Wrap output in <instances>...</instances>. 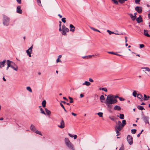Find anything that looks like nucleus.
I'll use <instances>...</instances> for the list:
<instances>
[{"label": "nucleus", "instance_id": "1", "mask_svg": "<svg viewBox=\"0 0 150 150\" xmlns=\"http://www.w3.org/2000/svg\"><path fill=\"white\" fill-rule=\"evenodd\" d=\"M117 99H115L113 97V95H108L106 98L105 103L106 105L115 104L117 102Z\"/></svg>", "mask_w": 150, "mask_h": 150}, {"label": "nucleus", "instance_id": "2", "mask_svg": "<svg viewBox=\"0 0 150 150\" xmlns=\"http://www.w3.org/2000/svg\"><path fill=\"white\" fill-rule=\"evenodd\" d=\"M64 140L66 145L69 149L71 150H75L74 145L70 141L68 138H65Z\"/></svg>", "mask_w": 150, "mask_h": 150}, {"label": "nucleus", "instance_id": "3", "mask_svg": "<svg viewBox=\"0 0 150 150\" xmlns=\"http://www.w3.org/2000/svg\"><path fill=\"white\" fill-rule=\"evenodd\" d=\"M118 126H116L115 128V130L117 134V136L119 135L120 134V131L121 130V129L124 127L123 126H122V125L121 122L120 121H119L118 122Z\"/></svg>", "mask_w": 150, "mask_h": 150}, {"label": "nucleus", "instance_id": "4", "mask_svg": "<svg viewBox=\"0 0 150 150\" xmlns=\"http://www.w3.org/2000/svg\"><path fill=\"white\" fill-rule=\"evenodd\" d=\"M30 129L31 130L35 132L36 134L42 136V134L41 132L37 130V129L35 128V126L33 125L32 124L31 125L30 127Z\"/></svg>", "mask_w": 150, "mask_h": 150}, {"label": "nucleus", "instance_id": "5", "mask_svg": "<svg viewBox=\"0 0 150 150\" xmlns=\"http://www.w3.org/2000/svg\"><path fill=\"white\" fill-rule=\"evenodd\" d=\"M3 24L6 26H8L9 23V19L6 16L3 17Z\"/></svg>", "mask_w": 150, "mask_h": 150}, {"label": "nucleus", "instance_id": "6", "mask_svg": "<svg viewBox=\"0 0 150 150\" xmlns=\"http://www.w3.org/2000/svg\"><path fill=\"white\" fill-rule=\"evenodd\" d=\"M62 35H66V32H68L69 31V29L66 27L64 25H63L62 26Z\"/></svg>", "mask_w": 150, "mask_h": 150}, {"label": "nucleus", "instance_id": "7", "mask_svg": "<svg viewBox=\"0 0 150 150\" xmlns=\"http://www.w3.org/2000/svg\"><path fill=\"white\" fill-rule=\"evenodd\" d=\"M127 140L130 145H131L133 144V138L132 136L128 135L127 137Z\"/></svg>", "mask_w": 150, "mask_h": 150}, {"label": "nucleus", "instance_id": "8", "mask_svg": "<svg viewBox=\"0 0 150 150\" xmlns=\"http://www.w3.org/2000/svg\"><path fill=\"white\" fill-rule=\"evenodd\" d=\"M6 64L8 67H13V64L15 65V64L13 62L10 61L9 60H8L6 61Z\"/></svg>", "mask_w": 150, "mask_h": 150}, {"label": "nucleus", "instance_id": "9", "mask_svg": "<svg viewBox=\"0 0 150 150\" xmlns=\"http://www.w3.org/2000/svg\"><path fill=\"white\" fill-rule=\"evenodd\" d=\"M60 125H58V126L61 129H63L65 127L64 122V120H62L60 122Z\"/></svg>", "mask_w": 150, "mask_h": 150}, {"label": "nucleus", "instance_id": "10", "mask_svg": "<svg viewBox=\"0 0 150 150\" xmlns=\"http://www.w3.org/2000/svg\"><path fill=\"white\" fill-rule=\"evenodd\" d=\"M135 9L139 13H140L142 12V7L140 6H136Z\"/></svg>", "mask_w": 150, "mask_h": 150}, {"label": "nucleus", "instance_id": "11", "mask_svg": "<svg viewBox=\"0 0 150 150\" xmlns=\"http://www.w3.org/2000/svg\"><path fill=\"white\" fill-rule=\"evenodd\" d=\"M149 117L147 116H144L143 118V120L145 123H149Z\"/></svg>", "mask_w": 150, "mask_h": 150}, {"label": "nucleus", "instance_id": "12", "mask_svg": "<svg viewBox=\"0 0 150 150\" xmlns=\"http://www.w3.org/2000/svg\"><path fill=\"white\" fill-rule=\"evenodd\" d=\"M16 12L17 13L20 14H22V11L21 9V7L20 6H18L17 7Z\"/></svg>", "mask_w": 150, "mask_h": 150}, {"label": "nucleus", "instance_id": "13", "mask_svg": "<svg viewBox=\"0 0 150 150\" xmlns=\"http://www.w3.org/2000/svg\"><path fill=\"white\" fill-rule=\"evenodd\" d=\"M6 61L5 60H4L3 61L0 62V67L1 68L3 67L4 66V64L6 63Z\"/></svg>", "mask_w": 150, "mask_h": 150}, {"label": "nucleus", "instance_id": "14", "mask_svg": "<svg viewBox=\"0 0 150 150\" xmlns=\"http://www.w3.org/2000/svg\"><path fill=\"white\" fill-rule=\"evenodd\" d=\"M148 31L147 30H144V35L148 37H150V35L148 33Z\"/></svg>", "mask_w": 150, "mask_h": 150}, {"label": "nucleus", "instance_id": "15", "mask_svg": "<svg viewBox=\"0 0 150 150\" xmlns=\"http://www.w3.org/2000/svg\"><path fill=\"white\" fill-rule=\"evenodd\" d=\"M140 17L141 16H139V17H138L136 18V21L138 23H140L142 21V19Z\"/></svg>", "mask_w": 150, "mask_h": 150}, {"label": "nucleus", "instance_id": "16", "mask_svg": "<svg viewBox=\"0 0 150 150\" xmlns=\"http://www.w3.org/2000/svg\"><path fill=\"white\" fill-rule=\"evenodd\" d=\"M70 31L72 32H74L75 30V27L72 25H70Z\"/></svg>", "mask_w": 150, "mask_h": 150}, {"label": "nucleus", "instance_id": "17", "mask_svg": "<svg viewBox=\"0 0 150 150\" xmlns=\"http://www.w3.org/2000/svg\"><path fill=\"white\" fill-rule=\"evenodd\" d=\"M137 97V98L140 99L141 101H143L142 96L141 94L138 93Z\"/></svg>", "mask_w": 150, "mask_h": 150}, {"label": "nucleus", "instance_id": "18", "mask_svg": "<svg viewBox=\"0 0 150 150\" xmlns=\"http://www.w3.org/2000/svg\"><path fill=\"white\" fill-rule=\"evenodd\" d=\"M114 109L115 110H121V108L120 106L116 105L114 107Z\"/></svg>", "mask_w": 150, "mask_h": 150}, {"label": "nucleus", "instance_id": "19", "mask_svg": "<svg viewBox=\"0 0 150 150\" xmlns=\"http://www.w3.org/2000/svg\"><path fill=\"white\" fill-rule=\"evenodd\" d=\"M100 102L101 103H103V101L105 100V98L104 96L102 95L100 96Z\"/></svg>", "mask_w": 150, "mask_h": 150}, {"label": "nucleus", "instance_id": "20", "mask_svg": "<svg viewBox=\"0 0 150 150\" xmlns=\"http://www.w3.org/2000/svg\"><path fill=\"white\" fill-rule=\"evenodd\" d=\"M150 98V96H147L146 95H144V100H148Z\"/></svg>", "mask_w": 150, "mask_h": 150}, {"label": "nucleus", "instance_id": "21", "mask_svg": "<svg viewBox=\"0 0 150 150\" xmlns=\"http://www.w3.org/2000/svg\"><path fill=\"white\" fill-rule=\"evenodd\" d=\"M141 69H144L146 70V71L148 72H150V69L148 67H142Z\"/></svg>", "mask_w": 150, "mask_h": 150}, {"label": "nucleus", "instance_id": "22", "mask_svg": "<svg viewBox=\"0 0 150 150\" xmlns=\"http://www.w3.org/2000/svg\"><path fill=\"white\" fill-rule=\"evenodd\" d=\"M131 18H132V21H134L136 18V17L132 15V14H129Z\"/></svg>", "mask_w": 150, "mask_h": 150}, {"label": "nucleus", "instance_id": "23", "mask_svg": "<svg viewBox=\"0 0 150 150\" xmlns=\"http://www.w3.org/2000/svg\"><path fill=\"white\" fill-rule=\"evenodd\" d=\"M45 111L46 112V114L47 115H49L51 114V112L50 111L48 110L46 108H45Z\"/></svg>", "mask_w": 150, "mask_h": 150}, {"label": "nucleus", "instance_id": "24", "mask_svg": "<svg viewBox=\"0 0 150 150\" xmlns=\"http://www.w3.org/2000/svg\"><path fill=\"white\" fill-rule=\"evenodd\" d=\"M83 85H86L87 86H89L91 85V83L88 81H85V83L83 84Z\"/></svg>", "mask_w": 150, "mask_h": 150}, {"label": "nucleus", "instance_id": "25", "mask_svg": "<svg viewBox=\"0 0 150 150\" xmlns=\"http://www.w3.org/2000/svg\"><path fill=\"white\" fill-rule=\"evenodd\" d=\"M31 52H30V51L28 49L26 50V53L29 57H31Z\"/></svg>", "mask_w": 150, "mask_h": 150}, {"label": "nucleus", "instance_id": "26", "mask_svg": "<svg viewBox=\"0 0 150 150\" xmlns=\"http://www.w3.org/2000/svg\"><path fill=\"white\" fill-rule=\"evenodd\" d=\"M46 103V101L45 100H44L42 101V105L43 107L45 108V107Z\"/></svg>", "mask_w": 150, "mask_h": 150}, {"label": "nucleus", "instance_id": "27", "mask_svg": "<svg viewBox=\"0 0 150 150\" xmlns=\"http://www.w3.org/2000/svg\"><path fill=\"white\" fill-rule=\"evenodd\" d=\"M137 108L140 110H145L143 106L140 105L138 106Z\"/></svg>", "mask_w": 150, "mask_h": 150}, {"label": "nucleus", "instance_id": "28", "mask_svg": "<svg viewBox=\"0 0 150 150\" xmlns=\"http://www.w3.org/2000/svg\"><path fill=\"white\" fill-rule=\"evenodd\" d=\"M122 124L123 125V126L122 125V126L124 127L126 124V120H123L122 121Z\"/></svg>", "mask_w": 150, "mask_h": 150}, {"label": "nucleus", "instance_id": "29", "mask_svg": "<svg viewBox=\"0 0 150 150\" xmlns=\"http://www.w3.org/2000/svg\"><path fill=\"white\" fill-rule=\"evenodd\" d=\"M119 117L121 119H123L124 118V115L123 114H120Z\"/></svg>", "mask_w": 150, "mask_h": 150}, {"label": "nucleus", "instance_id": "30", "mask_svg": "<svg viewBox=\"0 0 150 150\" xmlns=\"http://www.w3.org/2000/svg\"><path fill=\"white\" fill-rule=\"evenodd\" d=\"M97 114L100 117H102L103 116V113L102 112H98Z\"/></svg>", "mask_w": 150, "mask_h": 150}, {"label": "nucleus", "instance_id": "31", "mask_svg": "<svg viewBox=\"0 0 150 150\" xmlns=\"http://www.w3.org/2000/svg\"><path fill=\"white\" fill-rule=\"evenodd\" d=\"M26 89L27 90L29 91L31 93L32 92V90L30 87H29V86L27 87H26Z\"/></svg>", "mask_w": 150, "mask_h": 150}, {"label": "nucleus", "instance_id": "32", "mask_svg": "<svg viewBox=\"0 0 150 150\" xmlns=\"http://www.w3.org/2000/svg\"><path fill=\"white\" fill-rule=\"evenodd\" d=\"M100 89L103 91H104L105 92L107 91V89L106 88H100Z\"/></svg>", "mask_w": 150, "mask_h": 150}, {"label": "nucleus", "instance_id": "33", "mask_svg": "<svg viewBox=\"0 0 150 150\" xmlns=\"http://www.w3.org/2000/svg\"><path fill=\"white\" fill-rule=\"evenodd\" d=\"M127 0H119L118 1L120 3L122 4L125 2V1H127Z\"/></svg>", "mask_w": 150, "mask_h": 150}, {"label": "nucleus", "instance_id": "34", "mask_svg": "<svg viewBox=\"0 0 150 150\" xmlns=\"http://www.w3.org/2000/svg\"><path fill=\"white\" fill-rule=\"evenodd\" d=\"M68 98L70 100L69 101L70 103H73V98L69 96V97Z\"/></svg>", "mask_w": 150, "mask_h": 150}, {"label": "nucleus", "instance_id": "35", "mask_svg": "<svg viewBox=\"0 0 150 150\" xmlns=\"http://www.w3.org/2000/svg\"><path fill=\"white\" fill-rule=\"evenodd\" d=\"M137 130L136 129H132L131 130V132L133 134H134L136 133Z\"/></svg>", "mask_w": 150, "mask_h": 150}, {"label": "nucleus", "instance_id": "36", "mask_svg": "<svg viewBox=\"0 0 150 150\" xmlns=\"http://www.w3.org/2000/svg\"><path fill=\"white\" fill-rule=\"evenodd\" d=\"M37 2L38 5L39 6H42L40 0H37Z\"/></svg>", "mask_w": 150, "mask_h": 150}, {"label": "nucleus", "instance_id": "37", "mask_svg": "<svg viewBox=\"0 0 150 150\" xmlns=\"http://www.w3.org/2000/svg\"><path fill=\"white\" fill-rule=\"evenodd\" d=\"M137 93L136 91H134L133 93V95L135 97H136L137 95Z\"/></svg>", "mask_w": 150, "mask_h": 150}, {"label": "nucleus", "instance_id": "38", "mask_svg": "<svg viewBox=\"0 0 150 150\" xmlns=\"http://www.w3.org/2000/svg\"><path fill=\"white\" fill-rule=\"evenodd\" d=\"M40 110L41 111V113L43 114L46 115V114L43 110V109L42 108L40 109Z\"/></svg>", "mask_w": 150, "mask_h": 150}, {"label": "nucleus", "instance_id": "39", "mask_svg": "<svg viewBox=\"0 0 150 150\" xmlns=\"http://www.w3.org/2000/svg\"><path fill=\"white\" fill-rule=\"evenodd\" d=\"M109 117L112 120L114 121L115 120L114 117L113 116H109Z\"/></svg>", "mask_w": 150, "mask_h": 150}, {"label": "nucleus", "instance_id": "40", "mask_svg": "<svg viewBox=\"0 0 150 150\" xmlns=\"http://www.w3.org/2000/svg\"><path fill=\"white\" fill-rule=\"evenodd\" d=\"M62 21L63 22L65 23L66 22V18H63L62 19Z\"/></svg>", "mask_w": 150, "mask_h": 150}, {"label": "nucleus", "instance_id": "41", "mask_svg": "<svg viewBox=\"0 0 150 150\" xmlns=\"http://www.w3.org/2000/svg\"><path fill=\"white\" fill-rule=\"evenodd\" d=\"M94 56V55H88V56H86V57H83V58H88V57L90 58V57H91L92 56Z\"/></svg>", "mask_w": 150, "mask_h": 150}, {"label": "nucleus", "instance_id": "42", "mask_svg": "<svg viewBox=\"0 0 150 150\" xmlns=\"http://www.w3.org/2000/svg\"><path fill=\"white\" fill-rule=\"evenodd\" d=\"M119 150H124V147L123 145L120 148Z\"/></svg>", "mask_w": 150, "mask_h": 150}, {"label": "nucleus", "instance_id": "43", "mask_svg": "<svg viewBox=\"0 0 150 150\" xmlns=\"http://www.w3.org/2000/svg\"><path fill=\"white\" fill-rule=\"evenodd\" d=\"M112 1L114 2V4H118V1L116 0H112Z\"/></svg>", "mask_w": 150, "mask_h": 150}, {"label": "nucleus", "instance_id": "44", "mask_svg": "<svg viewBox=\"0 0 150 150\" xmlns=\"http://www.w3.org/2000/svg\"><path fill=\"white\" fill-rule=\"evenodd\" d=\"M12 68L14 70L17 71L18 70V68L17 67H16V68H15L13 66V67H12Z\"/></svg>", "mask_w": 150, "mask_h": 150}, {"label": "nucleus", "instance_id": "45", "mask_svg": "<svg viewBox=\"0 0 150 150\" xmlns=\"http://www.w3.org/2000/svg\"><path fill=\"white\" fill-rule=\"evenodd\" d=\"M140 0H135V2L137 4H139Z\"/></svg>", "mask_w": 150, "mask_h": 150}, {"label": "nucleus", "instance_id": "46", "mask_svg": "<svg viewBox=\"0 0 150 150\" xmlns=\"http://www.w3.org/2000/svg\"><path fill=\"white\" fill-rule=\"evenodd\" d=\"M107 31L110 34H113L114 33L113 32H112L111 31H110L109 30H107Z\"/></svg>", "mask_w": 150, "mask_h": 150}, {"label": "nucleus", "instance_id": "47", "mask_svg": "<svg viewBox=\"0 0 150 150\" xmlns=\"http://www.w3.org/2000/svg\"><path fill=\"white\" fill-rule=\"evenodd\" d=\"M90 28L92 30H93V31H96V29L95 28H93L92 27H90Z\"/></svg>", "mask_w": 150, "mask_h": 150}, {"label": "nucleus", "instance_id": "48", "mask_svg": "<svg viewBox=\"0 0 150 150\" xmlns=\"http://www.w3.org/2000/svg\"><path fill=\"white\" fill-rule=\"evenodd\" d=\"M144 45L142 44L140 45V48H142L143 47H144Z\"/></svg>", "mask_w": 150, "mask_h": 150}, {"label": "nucleus", "instance_id": "49", "mask_svg": "<svg viewBox=\"0 0 150 150\" xmlns=\"http://www.w3.org/2000/svg\"><path fill=\"white\" fill-rule=\"evenodd\" d=\"M119 99L121 101H124L125 100L122 97H119Z\"/></svg>", "mask_w": 150, "mask_h": 150}, {"label": "nucleus", "instance_id": "50", "mask_svg": "<svg viewBox=\"0 0 150 150\" xmlns=\"http://www.w3.org/2000/svg\"><path fill=\"white\" fill-rule=\"evenodd\" d=\"M113 97L114 98H115V99H117L116 98H118L119 97L117 96H114L113 95Z\"/></svg>", "mask_w": 150, "mask_h": 150}, {"label": "nucleus", "instance_id": "51", "mask_svg": "<svg viewBox=\"0 0 150 150\" xmlns=\"http://www.w3.org/2000/svg\"><path fill=\"white\" fill-rule=\"evenodd\" d=\"M56 62L57 63H58V62H61V61L59 59L57 58V59Z\"/></svg>", "mask_w": 150, "mask_h": 150}, {"label": "nucleus", "instance_id": "52", "mask_svg": "<svg viewBox=\"0 0 150 150\" xmlns=\"http://www.w3.org/2000/svg\"><path fill=\"white\" fill-rule=\"evenodd\" d=\"M17 1L19 4H21V0H16Z\"/></svg>", "mask_w": 150, "mask_h": 150}, {"label": "nucleus", "instance_id": "53", "mask_svg": "<svg viewBox=\"0 0 150 150\" xmlns=\"http://www.w3.org/2000/svg\"><path fill=\"white\" fill-rule=\"evenodd\" d=\"M33 48V46H31L28 50H29L30 52H32V49Z\"/></svg>", "mask_w": 150, "mask_h": 150}, {"label": "nucleus", "instance_id": "54", "mask_svg": "<svg viewBox=\"0 0 150 150\" xmlns=\"http://www.w3.org/2000/svg\"><path fill=\"white\" fill-rule=\"evenodd\" d=\"M89 81L91 82H93V79H92L91 78H89Z\"/></svg>", "mask_w": 150, "mask_h": 150}, {"label": "nucleus", "instance_id": "55", "mask_svg": "<svg viewBox=\"0 0 150 150\" xmlns=\"http://www.w3.org/2000/svg\"><path fill=\"white\" fill-rule=\"evenodd\" d=\"M68 135H69V136L70 137H72V138L73 137V136H73L72 134H70V133H69V134H68Z\"/></svg>", "mask_w": 150, "mask_h": 150}, {"label": "nucleus", "instance_id": "56", "mask_svg": "<svg viewBox=\"0 0 150 150\" xmlns=\"http://www.w3.org/2000/svg\"><path fill=\"white\" fill-rule=\"evenodd\" d=\"M71 114H72V115L74 116H76L77 115V114H76L74 112H72Z\"/></svg>", "mask_w": 150, "mask_h": 150}, {"label": "nucleus", "instance_id": "57", "mask_svg": "<svg viewBox=\"0 0 150 150\" xmlns=\"http://www.w3.org/2000/svg\"><path fill=\"white\" fill-rule=\"evenodd\" d=\"M84 96V95L83 94H80V97L81 98H82Z\"/></svg>", "mask_w": 150, "mask_h": 150}, {"label": "nucleus", "instance_id": "58", "mask_svg": "<svg viewBox=\"0 0 150 150\" xmlns=\"http://www.w3.org/2000/svg\"><path fill=\"white\" fill-rule=\"evenodd\" d=\"M60 105L63 108V109L64 108H65L64 106L63 105L62 103H60Z\"/></svg>", "mask_w": 150, "mask_h": 150}, {"label": "nucleus", "instance_id": "59", "mask_svg": "<svg viewBox=\"0 0 150 150\" xmlns=\"http://www.w3.org/2000/svg\"><path fill=\"white\" fill-rule=\"evenodd\" d=\"M77 137V136L76 135H74L73 136V137L74 138V139H76Z\"/></svg>", "mask_w": 150, "mask_h": 150}, {"label": "nucleus", "instance_id": "60", "mask_svg": "<svg viewBox=\"0 0 150 150\" xmlns=\"http://www.w3.org/2000/svg\"><path fill=\"white\" fill-rule=\"evenodd\" d=\"M107 106H108V107L109 108H111V105H110V104H107V105H106Z\"/></svg>", "mask_w": 150, "mask_h": 150}, {"label": "nucleus", "instance_id": "61", "mask_svg": "<svg viewBox=\"0 0 150 150\" xmlns=\"http://www.w3.org/2000/svg\"><path fill=\"white\" fill-rule=\"evenodd\" d=\"M108 52L109 54H114V52Z\"/></svg>", "mask_w": 150, "mask_h": 150}, {"label": "nucleus", "instance_id": "62", "mask_svg": "<svg viewBox=\"0 0 150 150\" xmlns=\"http://www.w3.org/2000/svg\"><path fill=\"white\" fill-rule=\"evenodd\" d=\"M125 42L126 43H127V37H125Z\"/></svg>", "mask_w": 150, "mask_h": 150}, {"label": "nucleus", "instance_id": "63", "mask_svg": "<svg viewBox=\"0 0 150 150\" xmlns=\"http://www.w3.org/2000/svg\"><path fill=\"white\" fill-rule=\"evenodd\" d=\"M59 23H60V24L59 25V28H60V27L61 28L62 22L61 21H59Z\"/></svg>", "mask_w": 150, "mask_h": 150}, {"label": "nucleus", "instance_id": "64", "mask_svg": "<svg viewBox=\"0 0 150 150\" xmlns=\"http://www.w3.org/2000/svg\"><path fill=\"white\" fill-rule=\"evenodd\" d=\"M58 16L60 18H62V16L60 14H58Z\"/></svg>", "mask_w": 150, "mask_h": 150}]
</instances>
